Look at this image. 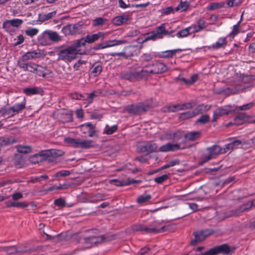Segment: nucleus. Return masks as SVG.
Returning a JSON list of instances; mask_svg holds the SVG:
<instances>
[{
  "instance_id": "obj_1",
  "label": "nucleus",
  "mask_w": 255,
  "mask_h": 255,
  "mask_svg": "<svg viewBox=\"0 0 255 255\" xmlns=\"http://www.w3.org/2000/svg\"><path fill=\"white\" fill-rule=\"evenodd\" d=\"M81 47L77 40L73 44L65 48H63L58 51V60H62L65 62H71L76 58L78 54H81Z\"/></svg>"
},
{
  "instance_id": "obj_2",
  "label": "nucleus",
  "mask_w": 255,
  "mask_h": 255,
  "mask_svg": "<svg viewBox=\"0 0 255 255\" xmlns=\"http://www.w3.org/2000/svg\"><path fill=\"white\" fill-rule=\"evenodd\" d=\"M210 108V106L208 105H204L203 104L200 105L196 107L193 111H188L181 114L179 116V119L182 120H185L191 118L195 116L209 110Z\"/></svg>"
},
{
  "instance_id": "obj_3",
  "label": "nucleus",
  "mask_w": 255,
  "mask_h": 255,
  "mask_svg": "<svg viewBox=\"0 0 255 255\" xmlns=\"http://www.w3.org/2000/svg\"><path fill=\"white\" fill-rule=\"evenodd\" d=\"M171 34L168 31L165 29V24L163 23L159 26L156 27V30L148 34V36L145 38V40H155L157 39L162 38L163 36Z\"/></svg>"
},
{
  "instance_id": "obj_4",
  "label": "nucleus",
  "mask_w": 255,
  "mask_h": 255,
  "mask_svg": "<svg viewBox=\"0 0 255 255\" xmlns=\"http://www.w3.org/2000/svg\"><path fill=\"white\" fill-rule=\"evenodd\" d=\"M106 34V32L99 31L97 33L87 35L85 38H82L77 40L81 46L82 47L85 45L86 43H92L99 39L103 40L105 38Z\"/></svg>"
},
{
  "instance_id": "obj_5",
  "label": "nucleus",
  "mask_w": 255,
  "mask_h": 255,
  "mask_svg": "<svg viewBox=\"0 0 255 255\" xmlns=\"http://www.w3.org/2000/svg\"><path fill=\"white\" fill-rule=\"evenodd\" d=\"M164 228H158L155 225H150L145 226L142 224H138L134 226L133 230L135 231L143 232L145 233H158L163 231Z\"/></svg>"
},
{
  "instance_id": "obj_6",
  "label": "nucleus",
  "mask_w": 255,
  "mask_h": 255,
  "mask_svg": "<svg viewBox=\"0 0 255 255\" xmlns=\"http://www.w3.org/2000/svg\"><path fill=\"white\" fill-rule=\"evenodd\" d=\"M210 250L211 255H217L220 254L224 255H227L232 253L235 249L230 247L227 244H223L220 246L214 247Z\"/></svg>"
},
{
  "instance_id": "obj_7",
  "label": "nucleus",
  "mask_w": 255,
  "mask_h": 255,
  "mask_svg": "<svg viewBox=\"0 0 255 255\" xmlns=\"http://www.w3.org/2000/svg\"><path fill=\"white\" fill-rule=\"evenodd\" d=\"M207 150L208 154L204 156V162L213 158L218 154L226 152L225 150H223V148L218 145H214L211 147L208 148Z\"/></svg>"
},
{
  "instance_id": "obj_8",
  "label": "nucleus",
  "mask_w": 255,
  "mask_h": 255,
  "mask_svg": "<svg viewBox=\"0 0 255 255\" xmlns=\"http://www.w3.org/2000/svg\"><path fill=\"white\" fill-rule=\"evenodd\" d=\"M214 233L213 230H206L204 231H198L194 233L195 239L191 241V244L195 245L198 242L203 241L208 236Z\"/></svg>"
},
{
  "instance_id": "obj_9",
  "label": "nucleus",
  "mask_w": 255,
  "mask_h": 255,
  "mask_svg": "<svg viewBox=\"0 0 255 255\" xmlns=\"http://www.w3.org/2000/svg\"><path fill=\"white\" fill-rule=\"evenodd\" d=\"M22 22V20L18 18L7 20L3 23V27L6 31L10 32L13 30L12 28H18Z\"/></svg>"
},
{
  "instance_id": "obj_10",
  "label": "nucleus",
  "mask_w": 255,
  "mask_h": 255,
  "mask_svg": "<svg viewBox=\"0 0 255 255\" xmlns=\"http://www.w3.org/2000/svg\"><path fill=\"white\" fill-rule=\"evenodd\" d=\"M102 240V237L86 236L84 237L83 239L81 240V242L86 245L88 248H90L94 245L101 243Z\"/></svg>"
},
{
  "instance_id": "obj_11",
  "label": "nucleus",
  "mask_w": 255,
  "mask_h": 255,
  "mask_svg": "<svg viewBox=\"0 0 255 255\" xmlns=\"http://www.w3.org/2000/svg\"><path fill=\"white\" fill-rule=\"evenodd\" d=\"M80 31V26L78 24H71L64 26L62 32L65 35H73L78 33Z\"/></svg>"
},
{
  "instance_id": "obj_12",
  "label": "nucleus",
  "mask_w": 255,
  "mask_h": 255,
  "mask_svg": "<svg viewBox=\"0 0 255 255\" xmlns=\"http://www.w3.org/2000/svg\"><path fill=\"white\" fill-rule=\"evenodd\" d=\"M150 74H152L151 65H147L144 66L140 71H134L131 73L132 77L137 79H141L146 77Z\"/></svg>"
},
{
  "instance_id": "obj_13",
  "label": "nucleus",
  "mask_w": 255,
  "mask_h": 255,
  "mask_svg": "<svg viewBox=\"0 0 255 255\" xmlns=\"http://www.w3.org/2000/svg\"><path fill=\"white\" fill-rule=\"evenodd\" d=\"M18 66L22 69L25 71H28L31 73H36V68L38 67L37 64L33 62L25 63L22 61H17Z\"/></svg>"
},
{
  "instance_id": "obj_14",
  "label": "nucleus",
  "mask_w": 255,
  "mask_h": 255,
  "mask_svg": "<svg viewBox=\"0 0 255 255\" xmlns=\"http://www.w3.org/2000/svg\"><path fill=\"white\" fill-rule=\"evenodd\" d=\"M231 111L230 106H225L216 109L213 113V122H215L220 117L228 115Z\"/></svg>"
},
{
  "instance_id": "obj_15",
  "label": "nucleus",
  "mask_w": 255,
  "mask_h": 255,
  "mask_svg": "<svg viewBox=\"0 0 255 255\" xmlns=\"http://www.w3.org/2000/svg\"><path fill=\"white\" fill-rule=\"evenodd\" d=\"M127 43V41L124 39L109 40L105 42L99 44L97 49H104L110 47L122 45Z\"/></svg>"
},
{
  "instance_id": "obj_16",
  "label": "nucleus",
  "mask_w": 255,
  "mask_h": 255,
  "mask_svg": "<svg viewBox=\"0 0 255 255\" xmlns=\"http://www.w3.org/2000/svg\"><path fill=\"white\" fill-rule=\"evenodd\" d=\"M152 71V74H160L166 72L167 69V66L164 63L156 62L151 65Z\"/></svg>"
},
{
  "instance_id": "obj_17",
  "label": "nucleus",
  "mask_w": 255,
  "mask_h": 255,
  "mask_svg": "<svg viewBox=\"0 0 255 255\" xmlns=\"http://www.w3.org/2000/svg\"><path fill=\"white\" fill-rule=\"evenodd\" d=\"M195 106L192 103H187L181 105L170 106L168 107V111L175 112L178 111L184 110L192 108Z\"/></svg>"
},
{
  "instance_id": "obj_18",
  "label": "nucleus",
  "mask_w": 255,
  "mask_h": 255,
  "mask_svg": "<svg viewBox=\"0 0 255 255\" xmlns=\"http://www.w3.org/2000/svg\"><path fill=\"white\" fill-rule=\"evenodd\" d=\"M181 148L178 144L168 142L162 145L159 148V151L161 152L174 151Z\"/></svg>"
},
{
  "instance_id": "obj_19",
  "label": "nucleus",
  "mask_w": 255,
  "mask_h": 255,
  "mask_svg": "<svg viewBox=\"0 0 255 255\" xmlns=\"http://www.w3.org/2000/svg\"><path fill=\"white\" fill-rule=\"evenodd\" d=\"M129 15L125 13L123 15L117 16L112 19V23L116 25H121L129 19Z\"/></svg>"
},
{
  "instance_id": "obj_20",
  "label": "nucleus",
  "mask_w": 255,
  "mask_h": 255,
  "mask_svg": "<svg viewBox=\"0 0 255 255\" xmlns=\"http://www.w3.org/2000/svg\"><path fill=\"white\" fill-rule=\"evenodd\" d=\"M40 56V52L38 50H34L32 51L27 52L22 56V58L18 61H22L25 62V61L31 60Z\"/></svg>"
},
{
  "instance_id": "obj_21",
  "label": "nucleus",
  "mask_w": 255,
  "mask_h": 255,
  "mask_svg": "<svg viewBox=\"0 0 255 255\" xmlns=\"http://www.w3.org/2000/svg\"><path fill=\"white\" fill-rule=\"evenodd\" d=\"M95 142L92 140H84L78 138L77 148H89L94 147Z\"/></svg>"
},
{
  "instance_id": "obj_22",
  "label": "nucleus",
  "mask_w": 255,
  "mask_h": 255,
  "mask_svg": "<svg viewBox=\"0 0 255 255\" xmlns=\"http://www.w3.org/2000/svg\"><path fill=\"white\" fill-rule=\"evenodd\" d=\"M180 51L181 49H176L161 51L158 53V57L161 58H170L175 55L177 52Z\"/></svg>"
},
{
  "instance_id": "obj_23",
  "label": "nucleus",
  "mask_w": 255,
  "mask_h": 255,
  "mask_svg": "<svg viewBox=\"0 0 255 255\" xmlns=\"http://www.w3.org/2000/svg\"><path fill=\"white\" fill-rule=\"evenodd\" d=\"M23 92L27 96H31L35 94H41L43 91L42 88L37 87L25 88Z\"/></svg>"
},
{
  "instance_id": "obj_24",
  "label": "nucleus",
  "mask_w": 255,
  "mask_h": 255,
  "mask_svg": "<svg viewBox=\"0 0 255 255\" xmlns=\"http://www.w3.org/2000/svg\"><path fill=\"white\" fill-rule=\"evenodd\" d=\"M39 43L42 45H48L51 44L47 31H45L38 38Z\"/></svg>"
},
{
  "instance_id": "obj_25",
  "label": "nucleus",
  "mask_w": 255,
  "mask_h": 255,
  "mask_svg": "<svg viewBox=\"0 0 255 255\" xmlns=\"http://www.w3.org/2000/svg\"><path fill=\"white\" fill-rule=\"evenodd\" d=\"M227 45V41L226 38L221 37L219 38L217 41L209 47V48L212 49H218L224 47Z\"/></svg>"
},
{
  "instance_id": "obj_26",
  "label": "nucleus",
  "mask_w": 255,
  "mask_h": 255,
  "mask_svg": "<svg viewBox=\"0 0 255 255\" xmlns=\"http://www.w3.org/2000/svg\"><path fill=\"white\" fill-rule=\"evenodd\" d=\"M157 145L154 143L148 142L140 147L142 152H154L157 149Z\"/></svg>"
},
{
  "instance_id": "obj_27",
  "label": "nucleus",
  "mask_w": 255,
  "mask_h": 255,
  "mask_svg": "<svg viewBox=\"0 0 255 255\" xmlns=\"http://www.w3.org/2000/svg\"><path fill=\"white\" fill-rule=\"evenodd\" d=\"M5 204L7 207H25L28 206V204L25 202H15L10 200L5 202Z\"/></svg>"
},
{
  "instance_id": "obj_28",
  "label": "nucleus",
  "mask_w": 255,
  "mask_h": 255,
  "mask_svg": "<svg viewBox=\"0 0 255 255\" xmlns=\"http://www.w3.org/2000/svg\"><path fill=\"white\" fill-rule=\"evenodd\" d=\"M0 114L1 116L6 118H10L14 116L12 108H4L0 110Z\"/></svg>"
},
{
  "instance_id": "obj_29",
  "label": "nucleus",
  "mask_w": 255,
  "mask_h": 255,
  "mask_svg": "<svg viewBox=\"0 0 255 255\" xmlns=\"http://www.w3.org/2000/svg\"><path fill=\"white\" fill-rule=\"evenodd\" d=\"M85 128H87V131L89 133V136L92 137L95 133V127L91 123H85L81 126V129L84 130Z\"/></svg>"
},
{
  "instance_id": "obj_30",
  "label": "nucleus",
  "mask_w": 255,
  "mask_h": 255,
  "mask_svg": "<svg viewBox=\"0 0 255 255\" xmlns=\"http://www.w3.org/2000/svg\"><path fill=\"white\" fill-rule=\"evenodd\" d=\"M200 132L199 131H192L186 133L185 135V138L188 140H194L200 136Z\"/></svg>"
},
{
  "instance_id": "obj_31",
  "label": "nucleus",
  "mask_w": 255,
  "mask_h": 255,
  "mask_svg": "<svg viewBox=\"0 0 255 255\" xmlns=\"http://www.w3.org/2000/svg\"><path fill=\"white\" fill-rule=\"evenodd\" d=\"M25 107V102L23 101L21 103H17L11 107L14 115L18 114L20 111H22Z\"/></svg>"
},
{
  "instance_id": "obj_32",
  "label": "nucleus",
  "mask_w": 255,
  "mask_h": 255,
  "mask_svg": "<svg viewBox=\"0 0 255 255\" xmlns=\"http://www.w3.org/2000/svg\"><path fill=\"white\" fill-rule=\"evenodd\" d=\"M50 41L57 42L61 40L60 36L56 32L47 30Z\"/></svg>"
},
{
  "instance_id": "obj_33",
  "label": "nucleus",
  "mask_w": 255,
  "mask_h": 255,
  "mask_svg": "<svg viewBox=\"0 0 255 255\" xmlns=\"http://www.w3.org/2000/svg\"><path fill=\"white\" fill-rule=\"evenodd\" d=\"M246 118H247V116H246V114H240L238 117H237L236 118H235L234 123L233 124L231 123H229V125H232V124H234L236 125H241L244 122Z\"/></svg>"
},
{
  "instance_id": "obj_34",
  "label": "nucleus",
  "mask_w": 255,
  "mask_h": 255,
  "mask_svg": "<svg viewBox=\"0 0 255 255\" xmlns=\"http://www.w3.org/2000/svg\"><path fill=\"white\" fill-rule=\"evenodd\" d=\"M78 138H74L72 137H66L64 138V142L67 145L77 148Z\"/></svg>"
},
{
  "instance_id": "obj_35",
  "label": "nucleus",
  "mask_w": 255,
  "mask_h": 255,
  "mask_svg": "<svg viewBox=\"0 0 255 255\" xmlns=\"http://www.w3.org/2000/svg\"><path fill=\"white\" fill-rule=\"evenodd\" d=\"M189 6V4L187 1H181L178 5L175 8L176 11H183L187 9Z\"/></svg>"
},
{
  "instance_id": "obj_36",
  "label": "nucleus",
  "mask_w": 255,
  "mask_h": 255,
  "mask_svg": "<svg viewBox=\"0 0 255 255\" xmlns=\"http://www.w3.org/2000/svg\"><path fill=\"white\" fill-rule=\"evenodd\" d=\"M47 72V69L39 65H38V67L36 68V73L39 76L46 77L48 74Z\"/></svg>"
},
{
  "instance_id": "obj_37",
  "label": "nucleus",
  "mask_w": 255,
  "mask_h": 255,
  "mask_svg": "<svg viewBox=\"0 0 255 255\" xmlns=\"http://www.w3.org/2000/svg\"><path fill=\"white\" fill-rule=\"evenodd\" d=\"M102 70V66L100 64H95L93 66L92 74L94 76H97L100 74Z\"/></svg>"
},
{
  "instance_id": "obj_38",
  "label": "nucleus",
  "mask_w": 255,
  "mask_h": 255,
  "mask_svg": "<svg viewBox=\"0 0 255 255\" xmlns=\"http://www.w3.org/2000/svg\"><path fill=\"white\" fill-rule=\"evenodd\" d=\"M18 152L23 153H29L31 152V147L29 146L18 145L16 147Z\"/></svg>"
},
{
  "instance_id": "obj_39",
  "label": "nucleus",
  "mask_w": 255,
  "mask_h": 255,
  "mask_svg": "<svg viewBox=\"0 0 255 255\" xmlns=\"http://www.w3.org/2000/svg\"><path fill=\"white\" fill-rule=\"evenodd\" d=\"M255 105V104L253 102L241 106H237L236 108V110H240V111H246L248 110H250L252 109Z\"/></svg>"
},
{
  "instance_id": "obj_40",
  "label": "nucleus",
  "mask_w": 255,
  "mask_h": 255,
  "mask_svg": "<svg viewBox=\"0 0 255 255\" xmlns=\"http://www.w3.org/2000/svg\"><path fill=\"white\" fill-rule=\"evenodd\" d=\"M151 199V196L149 194L142 195L137 199V202L139 204H142L145 202H147Z\"/></svg>"
},
{
  "instance_id": "obj_41",
  "label": "nucleus",
  "mask_w": 255,
  "mask_h": 255,
  "mask_svg": "<svg viewBox=\"0 0 255 255\" xmlns=\"http://www.w3.org/2000/svg\"><path fill=\"white\" fill-rule=\"evenodd\" d=\"M210 120V117L208 115H204L201 116L196 122V123L205 124L207 123Z\"/></svg>"
},
{
  "instance_id": "obj_42",
  "label": "nucleus",
  "mask_w": 255,
  "mask_h": 255,
  "mask_svg": "<svg viewBox=\"0 0 255 255\" xmlns=\"http://www.w3.org/2000/svg\"><path fill=\"white\" fill-rule=\"evenodd\" d=\"M118 128L116 125H114L111 127L107 126L105 128L104 132L107 134H111L115 132Z\"/></svg>"
},
{
  "instance_id": "obj_43",
  "label": "nucleus",
  "mask_w": 255,
  "mask_h": 255,
  "mask_svg": "<svg viewBox=\"0 0 255 255\" xmlns=\"http://www.w3.org/2000/svg\"><path fill=\"white\" fill-rule=\"evenodd\" d=\"M135 47L134 46H129L125 49L127 58L132 56L133 55L135 52Z\"/></svg>"
},
{
  "instance_id": "obj_44",
  "label": "nucleus",
  "mask_w": 255,
  "mask_h": 255,
  "mask_svg": "<svg viewBox=\"0 0 255 255\" xmlns=\"http://www.w3.org/2000/svg\"><path fill=\"white\" fill-rule=\"evenodd\" d=\"M176 35L178 38H182L187 36L188 35H190V33L187 27H186L181 30L179 31Z\"/></svg>"
},
{
  "instance_id": "obj_45",
  "label": "nucleus",
  "mask_w": 255,
  "mask_h": 255,
  "mask_svg": "<svg viewBox=\"0 0 255 255\" xmlns=\"http://www.w3.org/2000/svg\"><path fill=\"white\" fill-rule=\"evenodd\" d=\"M196 25L198 30L201 31L206 27V22L203 19L200 18L198 20Z\"/></svg>"
},
{
  "instance_id": "obj_46",
  "label": "nucleus",
  "mask_w": 255,
  "mask_h": 255,
  "mask_svg": "<svg viewBox=\"0 0 255 255\" xmlns=\"http://www.w3.org/2000/svg\"><path fill=\"white\" fill-rule=\"evenodd\" d=\"M223 6V4L218 2L211 3L207 7V9L209 10H213L218 9Z\"/></svg>"
},
{
  "instance_id": "obj_47",
  "label": "nucleus",
  "mask_w": 255,
  "mask_h": 255,
  "mask_svg": "<svg viewBox=\"0 0 255 255\" xmlns=\"http://www.w3.org/2000/svg\"><path fill=\"white\" fill-rule=\"evenodd\" d=\"M107 21L106 18L102 17H98L93 20V24L94 26L101 25Z\"/></svg>"
},
{
  "instance_id": "obj_48",
  "label": "nucleus",
  "mask_w": 255,
  "mask_h": 255,
  "mask_svg": "<svg viewBox=\"0 0 255 255\" xmlns=\"http://www.w3.org/2000/svg\"><path fill=\"white\" fill-rule=\"evenodd\" d=\"M38 32V30L35 28H30L25 30V34L30 37H33L36 35Z\"/></svg>"
},
{
  "instance_id": "obj_49",
  "label": "nucleus",
  "mask_w": 255,
  "mask_h": 255,
  "mask_svg": "<svg viewBox=\"0 0 255 255\" xmlns=\"http://www.w3.org/2000/svg\"><path fill=\"white\" fill-rule=\"evenodd\" d=\"M129 113L137 114L139 113L138 105H132L128 107L127 109Z\"/></svg>"
},
{
  "instance_id": "obj_50",
  "label": "nucleus",
  "mask_w": 255,
  "mask_h": 255,
  "mask_svg": "<svg viewBox=\"0 0 255 255\" xmlns=\"http://www.w3.org/2000/svg\"><path fill=\"white\" fill-rule=\"evenodd\" d=\"M139 110V113L146 112L150 109L149 105L144 104H137Z\"/></svg>"
},
{
  "instance_id": "obj_51",
  "label": "nucleus",
  "mask_w": 255,
  "mask_h": 255,
  "mask_svg": "<svg viewBox=\"0 0 255 255\" xmlns=\"http://www.w3.org/2000/svg\"><path fill=\"white\" fill-rule=\"evenodd\" d=\"M168 178V175L167 174H163L161 176H158L155 178L154 180L155 182L158 184H161L164 181L167 180Z\"/></svg>"
},
{
  "instance_id": "obj_52",
  "label": "nucleus",
  "mask_w": 255,
  "mask_h": 255,
  "mask_svg": "<svg viewBox=\"0 0 255 255\" xmlns=\"http://www.w3.org/2000/svg\"><path fill=\"white\" fill-rule=\"evenodd\" d=\"M242 21V19L235 25H234L232 32L230 33L231 36H235L239 32V26L240 23Z\"/></svg>"
},
{
  "instance_id": "obj_53",
  "label": "nucleus",
  "mask_w": 255,
  "mask_h": 255,
  "mask_svg": "<svg viewBox=\"0 0 255 255\" xmlns=\"http://www.w3.org/2000/svg\"><path fill=\"white\" fill-rule=\"evenodd\" d=\"M70 174V172L69 170H63L59 171L56 173L55 176L56 177H62V176H67Z\"/></svg>"
},
{
  "instance_id": "obj_54",
  "label": "nucleus",
  "mask_w": 255,
  "mask_h": 255,
  "mask_svg": "<svg viewBox=\"0 0 255 255\" xmlns=\"http://www.w3.org/2000/svg\"><path fill=\"white\" fill-rule=\"evenodd\" d=\"M187 28L188 29L190 34L200 32V31L198 30V28L196 24H192L191 26L188 27Z\"/></svg>"
},
{
  "instance_id": "obj_55",
  "label": "nucleus",
  "mask_w": 255,
  "mask_h": 255,
  "mask_svg": "<svg viewBox=\"0 0 255 255\" xmlns=\"http://www.w3.org/2000/svg\"><path fill=\"white\" fill-rule=\"evenodd\" d=\"M111 182L114 183L115 185L118 186H124L127 185V183H126L125 180H118L117 179H114L112 180Z\"/></svg>"
},
{
  "instance_id": "obj_56",
  "label": "nucleus",
  "mask_w": 255,
  "mask_h": 255,
  "mask_svg": "<svg viewBox=\"0 0 255 255\" xmlns=\"http://www.w3.org/2000/svg\"><path fill=\"white\" fill-rule=\"evenodd\" d=\"M54 204L59 207H64L65 205V201L63 199L58 198L54 200Z\"/></svg>"
},
{
  "instance_id": "obj_57",
  "label": "nucleus",
  "mask_w": 255,
  "mask_h": 255,
  "mask_svg": "<svg viewBox=\"0 0 255 255\" xmlns=\"http://www.w3.org/2000/svg\"><path fill=\"white\" fill-rule=\"evenodd\" d=\"M56 13V12L55 11H53L49 12L46 14H44L43 15V20H48V19L51 18L52 17H53V16H54L55 15Z\"/></svg>"
},
{
  "instance_id": "obj_58",
  "label": "nucleus",
  "mask_w": 255,
  "mask_h": 255,
  "mask_svg": "<svg viewBox=\"0 0 255 255\" xmlns=\"http://www.w3.org/2000/svg\"><path fill=\"white\" fill-rule=\"evenodd\" d=\"M141 57L142 61L146 62L149 61L152 59V56L149 53H144L142 55Z\"/></svg>"
},
{
  "instance_id": "obj_59",
  "label": "nucleus",
  "mask_w": 255,
  "mask_h": 255,
  "mask_svg": "<svg viewBox=\"0 0 255 255\" xmlns=\"http://www.w3.org/2000/svg\"><path fill=\"white\" fill-rule=\"evenodd\" d=\"M103 200V196L101 194H96L91 200V202H97L98 201Z\"/></svg>"
},
{
  "instance_id": "obj_60",
  "label": "nucleus",
  "mask_w": 255,
  "mask_h": 255,
  "mask_svg": "<svg viewBox=\"0 0 255 255\" xmlns=\"http://www.w3.org/2000/svg\"><path fill=\"white\" fill-rule=\"evenodd\" d=\"M11 197L13 200H16L22 198L23 195L21 193L17 192L13 194Z\"/></svg>"
},
{
  "instance_id": "obj_61",
  "label": "nucleus",
  "mask_w": 255,
  "mask_h": 255,
  "mask_svg": "<svg viewBox=\"0 0 255 255\" xmlns=\"http://www.w3.org/2000/svg\"><path fill=\"white\" fill-rule=\"evenodd\" d=\"M24 41V37L22 35H19L17 36V41L14 43L15 45H18L22 43H23Z\"/></svg>"
},
{
  "instance_id": "obj_62",
  "label": "nucleus",
  "mask_w": 255,
  "mask_h": 255,
  "mask_svg": "<svg viewBox=\"0 0 255 255\" xmlns=\"http://www.w3.org/2000/svg\"><path fill=\"white\" fill-rule=\"evenodd\" d=\"M198 79V75L197 74H194L190 77L189 81V85H192Z\"/></svg>"
},
{
  "instance_id": "obj_63",
  "label": "nucleus",
  "mask_w": 255,
  "mask_h": 255,
  "mask_svg": "<svg viewBox=\"0 0 255 255\" xmlns=\"http://www.w3.org/2000/svg\"><path fill=\"white\" fill-rule=\"evenodd\" d=\"M125 181L127 183V185L133 183H139L141 182L140 180H135L133 179H128L127 180H125Z\"/></svg>"
},
{
  "instance_id": "obj_64",
  "label": "nucleus",
  "mask_w": 255,
  "mask_h": 255,
  "mask_svg": "<svg viewBox=\"0 0 255 255\" xmlns=\"http://www.w3.org/2000/svg\"><path fill=\"white\" fill-rule=\"evenodd\" d=\"M241 141L239 140H235L232 142H231V144H232V146L233 147V149L237 148L238 146L241 144Z\"/></svg>"
}]
</instances>
